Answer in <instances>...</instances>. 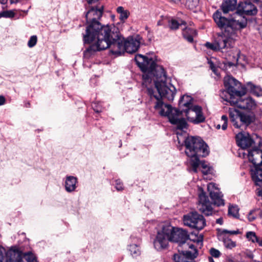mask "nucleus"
<instances>
[{
  "mask_svg": "<svg viewBox=\"0 0 262 262\" xmlns=\"http://www.w3.org/2000/svg\"><path fill=\"white\" fill-rule=\"evenodd\" d=\"M135 60L143 72V85L147 88L148 94L157 100L155 108L159 110V114L167 116L171 124L177 125L178 129L182 130L186 128L187 123L182 117V112L172 107L169 104L164 103L161 99L172 101L176 93V88L166 82V76L163 68L156 63L157 57L152 54L148 56L141 54L136 55ZM192 98L188 95H183L179 101L180 106H185L183 111L187 119L194 123L203 122L205 117L202 107L192 105Z\"/></svg>",
  "mask_w": 262,
  "mask_h": 262,
  "instance_id": "1",
  "label": "nucleus"
},
{
  "mask_svg": "<svg viewBox=\"0 0 262 262\" xmlns=\"http://www.w3.org/2000/svg\"><path fill=\"white\" fill-rule=\"evenodd\" d=\"M103 12V5L99 4L91 6L85 14L86 27L83 41L85 43L90 44L86 51L91 54L106 49L108 35L113 30V27L102 26L99 21Z\"/></svg>",
  "mask_w": 262,
  "mask_h": 262,
  "instance_id": "2",
  "label": "nucleus"
},
{
  "mask_svg": "<svg viewBox=\"0 0 262 262\" xmlns=\"http://www.w3.org/2000/svg\"><path fill=\"white\" fill-rule=\"evenodd\" d=\"M213 18L217 27L224 32L219 35L214 42H206L205 46L213 51L229 52L237 40V32L246 27V20L238 15L227 19L219 11L214 13Z\"/></svg>",
  "mask_w": 262,
  "mask_h": 262,
  "instance_id": "3",
  "label": "nucleus"
},
{
  "mask_svg": "<svg viewBox=\"0 0 262 262\" xmlns=\"http://www.w3.org/2000/svg\"><path fill=\"white\" fill-rule=\"evenodd\" d=\"M184 142L186 147L185 153L190 158V165L194 172L201 169L203 174L206 175L212 172V168L204 161H200L199 157H204L209 154L208 146L199 137H188L182 141Z\"/></svg>",
  "mask_w": 262,
  "mask_h": 262,
  "instance_id": "4",
  "label": "nucleus"
},
{
  "mask_svg": "<svg viewBox=\"0 0 262 262\" xmlns=\"http://www.w3.org/2000/svg\"><path fill=\"white\" fill-rule=\"evenodd\" d=\"M115 30L113 27V30L108 35L106 40L108 46L106 49L110 48L112 54L117 55H120L124 52L133 53L138 50L142 39L139 35L129 36L125 39L119 33L114 32Z\"/></svg>",
  "mask_w": 262,
  "mask_h": 262,
  "instance_id": "5",
  "label": "nucleus"
},
{
  "mask_svg": "<svg viewBox=\"0 0 262 262\" xmlns=\"http://www.w3.org/2000/svg\"><path fill=\"white\" fill-rule=\"evenodd\" d=\"M187 233L185 230L174 228L168 223H162L157 230L154 245L155 249L160 251L166 249L169 242L179 244L184 240H187Z\"/></svg>",
  "mask_w": 262,
  "mask_h": 262,
  "instance_id": "6",
  "label": "nucleus"
},
{
  "mask_svg": "<svg viewBox=\"0 0 262 262\" xmlns=\"http://www.w3.org/2000/svg\"><path fill=\"white\" fill-rule=\"evenodd\" d=\"M224 85L227 89V92L224 91L220 94L221 97L225 100V93H228L230 97H234L235 96H239L241 94H246V90L241 86V83L237 80L231 76H226L224 78Z\"/></svg>",
  "mask_w": 262,
  "mask_h": 262,
  "instance_id": "7",
  "label": "nucleus"
},
{
  "mask_svg": "<svg viewBox=\"0 0 262 262\" xmlns=\"http://www.w3.org/2000/svg\"><path fill=\"white\" fill-rule=\"evenodd\" d=\"M224 85L227 89V92L224 91L220 94L221 97L225 100V93H228L230 97H234L235 96H239L241 94H246V90L241 86V83L237 80L231 76H226L224 78Z\"/></svg>",
  "mask_w": 262,
  "mask_h": 262,
  "instance_id": "8",
  "label": "nucleus"
},
{
  "mask_svg": "<svg viewBox=\"0 0 262 262\" xmlns=\"http://www.w3.org/2000/svg\"><path fill=\"white\" fill-rule=\"evenodd\" d=\"M229 114L231 121L236 128H239L242 124L248 125L255 120V115L251 112L243 113L230 108Z\"/></svg>",
  "mask_w": 262,
  "mask_h": 262,
  "instance_id": "9",
  "label": "nucleus"
},
{
  "mask_svg": "<svg viewBox=\"0 0 262 262\" xmlns=\"http://www.w3.org/2000/svg\"><path fill=\"white\" fill-rule=\"evenodd\" d=\"M245 94H241L239 96H235L234 97H226L225 100L229 102L231 105L242 109L252 110L255 108L256 103L251 97H244Z\"/></svg>",
  "mask_w": 262,
  "mask_h": 262,
  "instance_id": "10",
  "label": "nucleus"
},
{
  "mask_svg": "<svg viewBox=\"0 0 262 262\" xmlns=\"http://www.w3.org/2000/svg\"><path fill=\"white\" fill-rule=\"evenodd\" d=\"M183 222L185 225L198 230L202 229L206 225L203 216L195 212L184 215Z\"/></svg>",
  "mask_w": 262,
  "mask_h": 262,
  "instance_id": "11",
  "label": "nucleus"
},
{
  "mask_svg": "<svg viewBox=\"0 0 262 262\" xmlns=\"http://www.w3.org/2000/svg\"><path fill=\"white\" fill-rule=\"evenodd\" d=\"M257 9L254 5L249 1H245L244 2H241L239 3L236 13L228 18L226 17V18L230 19L236 15H238L246 19L247 25V19L245 17L243 16V14H245L248 15H254L257 13Z\"/></svg>",
  "mask_w": 262,
  "mask_h": 262,
  "instance_id": "12",
  "label": "nucleus"
},
{
  "mask_svg": "<svg viewBox=\"0 0 262 262\" xmlns=\"http://www.w3.org/2000/svg\"><path fill=\"white\" fill-rule=\"evenodd\" d=\"M198 208L200 211L206 215L208 216L212 214L211 203L201 187H199V204Z\"/></svg>",
  "mask_w": 262,
  "mask_h": 262,
  "instance_id": "13",
  "label": "nucleus"
},
{
  "mask_svg": "<svg viewBox=\"0 0 262 262\" xmlns=\"http://www.w3.org/2000/svg\"><path fill=\"white\" fill-rule=\"evenodd\" d=\"M247 156L250 162L254 166V169L251 170V172L257 168L262 169V150L254 148L248 151Z\"/></svg>",
  "mask_w": 262,
  "mask_h": 262,
  "instance_id": "14",
  "label": "nucleus"
},
{
  "mask_svg": "<svg viewBox=\"0 0 262 262\" xmlns=\"http://www.w3.org/2000/svg\"><path fill=\"white\" fill-rule=\"evenodd\" d=\"M207 189L213 203L217 206L224 205V200L223 199V194L219 189L213 183H210L207 185Z\"/></svg>",
  "mask_w": 262,
  "mask_h": 262,
  "instance_id": "15",
  "label": "nucleus"
},
{
  "mask_svg": "<svg viewBox=\"0 0 262 262\" xmlns=\"http://www.w3.org/2000/svg\"><path fill=\"white\" fill-rule=\"evenodd\" d=\"M198 255V251H183L174 254L173 259L175 262H195L194 259Z\"/></svg>",
  "mask_w": 262,
  "mask_h": 262,
  "instance_id": "16",
  "label": "nucleus"
},
{
  "mask_svg": "<svg viewBox=\"0 0 262 262\" xmlns=\"http://www.w3.org/2000/svg\"><path fill=\"white\" fill-rule=\"evenodd\" d=\"M236 140L237 145L243 149L250 147L254 143L249 134L239 133L236 135Z\"/></svg>",
  "mask_w": 262,
  "mask_h": 262,
  "instance_id": "17",
  "label": "nucleus"
},
{
  "mask_svg": "<svg viewBox=\"0 0 262 262\" xmlns=\"http://www.w3.org/2000/svg\"><path fill=\"white\" fill-rule=\"evenodd\" d=\"M5 262H23L21 252L17 248H11L6 253Z\"/></svg>",
  "mask_w": 262,
  "mask_h": 262,
  "instance_id": "18",
  "label": "nucleus"
},
{
  "mask_svg": "<svg viewBox=\"0 0 262 262\" xmlns=\"http://www.w3.org/2000/svg\"><path fill=\"white\" fill-rule=\"evenodd\" d=\"M78 183L77 179L74 176H67L64 182V187L67 192H72L74 191Z\"/></svg>",
  "mask_w": 262,
  "mask_h": 262,
  "instance_id": "19",
  "label": "nucleus"
},
{
  "mask_svg": "<svg viewBox=\"0 0 262 262\" xmlns=\"http://www.w3.org/2000/svg\"><path fill=\"white\" fill-rule=\"evenodd\" d=\"M179 253L183 252V251H198L194 246V245L191 243L190 241H189L188 239L187 240H184L179 244L178 247Z\"/></svg>",
  "mask_w": 262,
  "mask_h": 262,
  "instance_id": "20",
  "label": "nucleus"
},
{
  "mask_svg": "<svg viewBox=\"0 0 262 262\" xmlns=\"http://www.w3.org/2000/svg\"><path fill=\"white\" fill-rule=\"evenodd\" d=\"M237 0H224L222 4V10L224 13L232 11L235 9Z\"/></svg>",
  "mask_w": 262,
  "mask_h": 262,
  "instance_id": "21",
  "label": "nucleus"
},
{
  "mask_svg": "<svg viewBox=\"0 0 262 262\" xmlns=\"http://www.w3.org/2000/svg\"><path fill=\"white\" fill-rule=\"evenodd\" d=\"M163 20L168 22V27L172 30H177L179 27H182L183 25H186V23L182 20H177L169 17L165 18Z\"/></svg>",
  "mask_w": 262,
  "mask_h": 262,
  "instance_id": "22",
  "label": "nucleus"
},
{
  "mask_svg": "<svg viewBox=\"0 0 262 262\" xmlns=\"http://www.w3.org/2000/svg\"><path fill=\"white\" fill-rule=\"evenodd\" d=\"M249 90L251 93L257 96H262V89L260 86L254 85L252 83L249 82L247 83L246 90Z\"/></svg>",
  "mask_w": 262,
  "mask_h": 262,
  "instance_id": "23",
  "label": "nucleus"
},
{
  "mask_svg": "<svg viewBox=\"0 0 262 262\" xmlns=\"http://www.w3.org/2000/svg\"><path fill=\"white\" fill-rule=\"evenodd\" d=\"M252 178L255 184L262 187V169H256L252 172Z\"/></svg>",
  "mask_w": 262,
  "mask_h": 262,
  "instance_id": "24",
  "label": "nucleus"
},
{
  "mask_svg": "<svg viewBox=\"0 0 262 262\" xmlns=\"http://www.w3.org/2000/svg\"><path fill=\"white\" fill-rule=\"evenodd\" d=\"M183 35L184 37L189 42L193 41V37L196 35V31L195 30L190 28H182Z\"/></svg>",
  "mask_w": 262,
  "mask_h": 262,
  "instance_id": "25",
  "label": "nucleus"
},
{
  "mask_svg": "<svg viewBox=\"0 0 262 262\" xmlns=\"http://www.w3.org/2000/svg\"><path fill=\"white\" fill-rule=\"evenodd\" d=\"M117 12L119 14V18L121 20H124L128 17L129 11L125 10L123 7H118L117 8Z\"/></svg>",
  "mask_w": 262,
  "mask_h": 262,
  "instance_id": "26",
  "label": "nucleus"
},
{
  "mask_svg": "<svg viewBox=\"0 0 262 262\" xmlns=\"http://www.w3.org/2000/svg\"><path fill=\"white\" fill-rule=\"evenodd\" d=\"M228 214L234 218L239 217L238 208L237 206H229L228 208Z\"/></svg>",
  "mask_w": 262,
  "mask_h": 262,
  "instance_id": "27",
  "label": "nucleus"
},
{
  "mask_svg": "<svg viewBox=\"0 0 262 262\" xmlns=\"http://www.w3.org/2000/svg\"><path fill=\"white\" fill-rule=\"evenodd\" d=\"M200 0H186L185 5L189 9L196 8L199 4Z\"/></svg>",
  "mask_w": 262,
  "mask_h": 262,
  "instance_id": "28",
  "label": "nucleus"
},
{
  "mask_svg": "<svg viewBox=\"0 0 262 262\" xmlns=\"http://www.w3.org/2000/svg\"><path fill=\"white\" fill-rule=\"evenodd\" d=\"M129 250L134 257H136L140 254V249L137 244L130 245L129 246Z\"/></svg>",
  "mask_w": 262,
  "mask_h": 262,
  "instance_id": "29",
  "label": "nucleus"
},
{
  "mask_svg": "<svg viewBox=\"0 0 262 262\" xmlns=\"http://www.w3.org/2000/svg\"><path fill=\"white\" fill-rule=\"evenodd\" d=\"M23 258L26 262H37L35 256L31 252L25 253Z\"/></svg>",
  "mask_w": 262,
  "mask_h": 262,
  "instance_id": "30",
  "label": "nucleus"
},
{
  "mask_svg": "<svg viewBox=\"0 0 262 262\" xmlns=\"http://www.w3.org/2000/svg\"><path fill=\"white\" fill-rule=\"evenodd\" d=\"M246 236L249 241H250L253 243H257L258 239V238L256 235L255 233L253 231L247 232Z\"/></svg>",
  "mask_w": 262,
  "mask_h": 262,
  "instance_id": "31",
  "label": "nucleus"
},
{
  "mask_svg": "<svg viewBox=\"0 0 262 262\" xmlns=\"http://www.w3.org/2000/svg\"><path fill=\"white\" fill-rule=\"evenodd\" d=\"M223 242L225 247L227 248L232 249L236 246L235 242L231 241L229 238H225Z\"/></svg>",
  "mask_w": 262,
  "mask_h": 262,
  "instance_id": "32",
  "label": "nucleus"
},
{
  "mask_svg": "<svg viewBox=\"0 0 262 262\" xmlns=\"http://www.w3.org/2000/svg\"><path fill=\"white\" fill-rule=\"evenodd\" d=\"M15 13L12 10L4 11L0 13V18H12L14 16Z\"/></svg>",
  "mask_w": 262,
  "mask_h": 262,
  "instance_id": "33",
  "label": "nucleus"
},
{
  "mask_svg": "<svg viewBox=\"0 0 262 262\" xmlns=\"http://www.w3.org/2000/svg\"><path fill=\"white\" fill-rule=\"evenodd\" d=\"M208 63L209 65L210 68L214 73V74L216 75L217 76H219L220 73L219 72V68L215 66L212 60H210L208 61Z\"/></svg>",
  "mask_w": 262,
  "mask_h": 262,
  "instance_id": "34",
  "label": "nucleus"
},
{
  "mask_svg": "<svg viewBox=\"0 0 262 262\" xmlns=\"http://www.w3.org/2000/svg\"><path fill=\"white\" fill-rule=\"evenodd\" d=\"M37 36L36 35L32 36L30 38V39L28 42V47L29 48H32L33 47H34L37 43Z\"/></svg>",
  "mask_w": 262,
  "mask_h": 262,
  "instance_id": "35",
  "label": "nucleus"
},
{
  "mask_svg": "<svg viewBox=\"0 0 262 262\" xmlns=\"http://www.w3.org/2000/svg\"><path fill=\"white\" fill-rule=\"evenodd\" d=\"M221 122H222V129H226L227 127L228 117L226 115H223L221 117Z\"/></svg>",
  "mask_w": 262,
  "mask_h": 262,
  "instance_id": "36",
  "label": "nucleus"
},
{
  "mask_svg": "<svg viewBox=\"0 0 262 262\" xmlns=\"http://www.w3.org/2000/svg\"><path fill=\"white\" fill-rule=\"evenodd\" d=\"M210 253L212 257L218 258L221 255V252L217 249L214 248H211L210 250Z\"/></svg>",
  "mask_w": 262,
  "mask_h": 262,
  "instance_id": "37",
  "label": "nucleus"
},
{
  "mask_svg": "<svg viewBox=\"0 0 262 262\" xmlns=\"http://www.w3.org/2000/svg\"><path fill=\"white\" fill-rule=\"evenodd\" d=\"M6 250L2 246H0V262H4V257H6Z\"/></svg>",
  "mask_w": 262,
  "mask_h": 262,
  "instance_id": "38",
  "label": "nucleus"
},
{
  "mask_svg": "<svg viewBox=\"0 0 262 262\" xmlns=\"http://www.w3.org/2000/svg\"><path fill=\"white\" fill-rule=\"evenodd\" d=\"M115 187L118 191L122 190L123 189V184L120 180H117L115 181Z\"/></svg>",
  "mask_w": 262,
  "mask_h": 262,
  "instance_id": "39",
  "label": "nucleus"
},
{
  "mask_svg": "<svg viewBox=\"0 0 262 262\" xmlns=\"http://www.w3.org/2000/svg\"><path fill=\"white\" fill-rule=\"evenodd\" d=\"M255 211V210H253L249 213L248 215V219L249 221L252 222L256 219V216L254 214Z\"/></svg>",
  "mask_w": 262,
  "mask_h": 262,
  "instance_id": "40",
  "label": "nucleus"
},
{
  "mask_svg": "<svg viewBox=\"0 0 262 262\" xmlns=\"http://www.w3.org/2000/svg\"><path fill=\"white\" fill-rule=\"evenodd\" d=\"M222 233H228V234H239L240 232H239V231L238 230H224L223 231H222Z\"/></svg>",
  "mask_w": 262,
  "mask_h": 262,
  "instance_id": "41",
  "label": "nucleus"
},
{
  "mask_svg": "<svg viewBox=\"0 0 262 262\" xmlns=\"http://www.w3.org/2000/svg\"><path fill=\"white\" fill-rule=\"evenodd\" d=\"M165 18H167L166 17H162V19L161 20H159L158 21V23H157V25L158 26H165L167 24H168V22H166V21H165L163 20V19Z\"/></svg>",
  "mask_w": 262,
  "mask_h": 262,
  "instance_id": "42",
  "label": "nucleus"
},
{
  "mask_svg": "<svg viewBox=\"0 0 262 262\" xmlns=\"http://www.w3.org/2000/svg\"><path fill=\"white\" fill-rule=\"evenodd\" d=\"M93 108H94V110L97 112V113H99V112H100L102 111V109L101 107H100L99 106H96V103H94L92 105Z\"/></svg>",
  "mask_w": 262,
  "mask_h": 262,
  "instance_id": "43",
  "label": "nucleus"
},
{
  "mask_svg": "<svg viewBox=\"0 0 262 262\" xmlns=\"http://www.w3.org/2000/svg\"><path fill=\"white\" fill-rule=\"evenodd\" d=\"M225 262H235L234 257L231 255H228L226 257Z\"/></svg>",
  "mask_w": 262,
  "mask_h": 262,
  "instance_id": "44",
  "label": "nucleus"
},
{
  "mask_svg": "<svg viewBox=\"0 0 262 262\" xmlns=\"http://www.w3.org/2000/svg\"><path fill=\"white\" fill-rule=\"evenodd\" d=\"M5 98L2 96H0V105H2L5 103Z\"/></svg>",
  "mask_w": 262,
  "mask_h": 262,
  "instance_id": "45",
  "label": "nucleus"
},
{
  "mask_svg": "<svg viewBox=\"0 0 262 262\" xmlns=\"http://www.w3.org/2000/svg\"><path fill=\"white\" fill-rule=\"evenodd\" d=\"M177 139H178V143L179 144H181V137H182V133L181 134H179V133H177Z\"/></svg>",
  "mask_w": 262,
  "mask_h": 262,
  "instance_id": "46",
  "label": "nucleus"
},
{
  "mask_svg": "<svg viewBox=\"0 0 262 262\" xmlns=\"http://www.w3.org/2000/svg\"><path fill=\"white\" fill-rule=\"evenodd\" d=\"M257 194L258 196H262V189H257Z\"/></svg>",
  "mask_w": 262,
  "mask_h": 262,
  "instance_id": "47",
  "label": "nucleus"
},
{
  "mask_svg": "<svg viewBox=\"0 0 262 262\" xmlns=\"http://www.w3.org/2000/svg\"><path fill=\"white\" fill-rule=\"evenodd\" d=\"M89 4H92L97 2L98 0H86Z\"/></svg>",
  "mask_w": 262,
  "mask_h": 262,
  "instance_id": "48",
  "label": "nucleus"
},
{
  "mask_svg": "<svg viewBox=\"0 0 262 262\" xmlns=\"http://www.w3.org/2000/svg\"><path fill=\"white\" fill-rule=\"evenodd\" d=\"M216 223L220 224H222L223 223V219L222 218H219L216 220Z\"/></svg>",
  "mask_w": 262,
  "mask_h": 262,
  "instance_id": "49",
  "label": "nucleus"
},
{
  "mask_svg": "<svg viewBox=\"0 0 262 262\" xmlns=\"http://www.w3.org/2000/svg\"><path fill=\"white\" fill-rule=\"evenodd\" d=\"M257 243L258 244L259 246L262 247V238H258V239Z\"/></svg>",
  "mask_w": 262,
  "mask_h": 262,
  "instance_id": "50",
  "label": "nucleus"
},
{
  "mask_svg": "<svg viewBox=\"0 0 262 262\" xmlns=\"http://www.w3.org/2000/svg\"><path fill=\"white\" fill-rule=\"evenodd\" d=\"M247 257L249 258H251L252 259H253V255L251 253H250V254H248L247 255Z\"/></svg>",
  "mask_w": 262,
  "mask_h": 262,
  "instance_id": "51",
  "label": "nucleus"
},
{
  "mask_svg": "<svg viewBox=\"0 0 262 262\" xmlns=\"http://www.w3.org/2000/svg\"><path fill=\"white\" fill-rule=\"evenodd\" d=\"M11 4L17 3L19 2V0H10Z\"/></svg>",
  "mask_w": 262,
  "mask_h": 262,
  "instance_id": "52",
  "label": "nucleus"
},
{
  "mask_svg": "<svg viewBox=\"0 0 262 262\" xmlns=\"http://www.w3.org/2000/svg\"><path fill=\"white\" fill-rule=\"evenodd\" d=\"M8 0H0V3L2 4H5L7 3Z\"/></svg>",
  "mask_w": 262,
  "mask_h": 262,
  "instance_id": "53",
  "label": "nucleus"
},
{
  "mask_svg": "<svg viewBox=\"0 0 262 262\" xmlns=\"http://www.w3.org/2000/svg\"><path fill=\"white\" fill-rule=\"evenodd\" d=\"M259 30V33H260V36H261V37L262 38V25L260 26Z\"/></svg>",
  "mask_w": 262,
  "mask_h": 262,
  "instance_id": "54",
  "label": "nucleus"
},
{
  "mask_svg": "<svg viewBox=\"0 0 262 262\" xmlns=\"http://www.w3.org/2000/svg\"><path fill=\"white\" fill-rule=\"evenodd\" d=\"M197 244H199V245L200 244L201 245H202V239H198L197 240Z\"/></svg>",
  "mask_w": 262,
  "mask_h": 262,
  "instance_id": "55",
  "label": "nucleus"
},
{
  "mask_svg": "<svg viewBox=\"0 0 262 262\" xmlns=\"http://www.w3.org/2000/svg\"><path fill=\"white\" fill-rule=\"evenodd\" d=\"M208 260L209 262H214L213 259L211 257H209Z\"/></svg>",
  "mask_w": 262,
  "mask_h": 262,
  "instance_id": "56",
  "label": "nucleus"
},
{
  "mask_svg": "<svg viewBox=\"0 0 262 262\" xmlns=\"http://www.w3.org/2000/svg\"><path fill=\"white\" fill-rule=\"evenodd\" d=\"M250 262H262V261L256 260H254V259H251Z\"/></svg>",
  "mask_w": 262,
  "mask_h": 262,
  "instance_id": "57",
  "label": "nucleus"
},
{
  "mask_svg": "<svg viewBox=\"0 0 262 262\" xmlns=\"http://www.w3.org/2000/svg\"><path fill=\"white\" fill-rule=\"evenodd\" d=\"M216 128L217 129H220L221 128V124H217L216 126Z\"/></svg>",
  "mask_w": 262,
  "mask_h": 262,
  "instance_id": "58",
  "label": "nucleus"
},
{
  "mask_svg": "<svg viewBox=\"0 0 262 262\" xmlns=\"http://www.w3.org/2000/svg\"><path fill=\"white\" fill-rule=\"evenodd\" d=\"M171 1L174 3H178L180 1V0H171Z\"/></svg>",
  "mask_w": 262,
  "mask_h": 262,
  "instance_id": "59",
  "label": "nucleus"
},
{
  "mask_svg": "<svg viewBox=\"0 0 262 262\" xmlns=\"http://www.w3.org/2000/svg\"><path fill=\"white\" fill-rule=\"evenodd\" d=\"M229 66H232V64L231 62H229Z\"/></svg>",
  "mask_w": 262,
  "mask_h": 262,
  "instance_id": "60",
  "label": "nucleus"
},
{
  "mask_svg": "<svg viewBox=\"0 0 262 262\" xmlns=\"http://www.w3.org/2000/svg\"><path fill=\"white\" fill-rule=\"evenodd\" d=\"M255 1H257V0H255Z\"/></svg>",
  "mask_w": 262,
  "mask_h": 262,
  "instance_id": "61",
  "label": "nucleus"
}]
</instances>
